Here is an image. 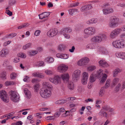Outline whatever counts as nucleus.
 Listing matches in <instances>:
<instances>
[{
  "label": "nucleus",
  "mask_w": 125,
  "mask_h": 125,
  "mask_svg": "<svg viewBox=\"0 0 125 125\" xmlns=\"http://www.w3.org/2000/svg\"><path fill=\"white\" fill-rule=\"evenodd\" d=\"M10 97L11 100L14 102L19 101L20 98L19 94L15 91H11L10 93Z\"/></svg>",
  "instance_id": "nucleus-1"
},
{
  "label": "nucleus",
  "mask_w": 125,
  "mask_h": 125,
  "mask_svg": "<svg viewBox=\"0 0 125 125\" xmlns=\"http://www.w3.org/2000/svg\"><path fill=\"white\" fill-rule=\"evenodd\" d=\"M51 93V91L50 89H44L40 90V93L42 97L47 98L50 96Z\"/></svg>",
  "instance_id": "nucleus-2"
},
{
  "label": "nucleus",
  "mask_w": 125,
  "mask_h": 125,
  "mask_svg": "<svg viewBox=\"0 0 125 125\" xmlns=\"http://www.w3.org/2000/svg\"><path fill=\"white\" fill-rule=\"evenodd\" d=\"M109 24V26L112 28L117 26L118 25L119 19L116 17H112Z\"/></svg>",
  "instance_id": "nucleus-3"
},
{
  "label": "nucleus",
  "mask_w": 125,
  "mask_h": 125,
  "mask_svg": "<svg viewBox=\"0 0 125 125\" xmlns=\"http://www.w3.org/2000/svg\"><path fill=\"white\" fill-rule=\"evenodd\" d=\"M84 32L86 35L89 36L94 34L95 32V29L94 27H89L85 29Z\"/></svg>",
  "instance_id": "nucleus-4"
},
{
  "label": "nucleus",
  "mask_w": 125,
  "mask_h": 125,
  "mask_svg": "<svg viewBox=\"0 0 125 125\" xmlns=\"http://www.w3.org/2000/svg\"><path fill=\"white\" fill-rule=\"evenodd\" d=\"M122 31L121 29L118 28L114 30L111 31L110 34V38L112 39L115 38L121 33Z\"/></svg>",
  "instance_id": "nucleus-5"
},
{
  "label": "nucleus",
  "mask_w": 125,
  "mask_h": 125,
  "mask_svg": "<svg viewBox=\"0 0 125 125\" xmlns=\"http://www.w3.org/2000/svg\"><path fill=\"white\" fill-rule=\"evenodd\" d=\"M0 96L2 100L4 102H8V96L5 91H0Z\"/></svg>",
  "instance_id": "nucleus-6"
},
{
  "label": "nucleus",
  "mask_w": 125,
  "mask_h": 125,
  "mask_svg": "<svg viewBox=\"0 0 125 125\" xmlns=\"http://www.w3.org/2000/svg\"><path fill=\"white\" fill-rule=\"evenodd\" d=\"M58 32V30L55 28L51 29L48 31L47 33V35L49 37H53L57 35Z\"/></svg>",
  "instance_id": "nucleus-7"
},
{
  "label": "nucleus",
  "mask_w": 125,
  "mask_h": 125,
  "mask_svg": "<svg viewBox=\"0 0 125 125\" xmlns=\"http://www.w3.org/2000/svg\"><path fill=\"white\" fill-rule=\"evenodd\" d=\"M89 61V59L87 57L82 58L78 62V64L79 66L84 65L87 64Z\"/></svg>",
  "instance_id": "nucleus-8"
},
{
  "label": "nucleus",
  "mask_w": 125,
  "mask_h": 125,
  "mask_svg": "<svg viewBox=\"0 0 125 125\" xmlns=\"http://www.w3.org/2000/svg\"><path fill=\"white\" fill-rule=\"evenodd\" d=\"M110 80H107L105 86V87H103L101 88L100 91V92L99 93V95L100 96H102L104 94V88L105 89H107V88L109 87L110 84Z\"/></svg>",
  "instance_id": "nucleus-9"
},
{
  "label": "nucleus",
  "mask_w": 125,
  "mask_h": 125,
  "mask_svg": "<svg viewBox=\"0 0 125 125\" xmlns=\"http://www.w3.org/2000/svg\"><path fill=\"white\" fill-rule=\"evenodd\" d=\"M60 78L59 76H57L53 78H50L49 80L52 83L55 84H57L60 82Z\"/></svg>",
  "instance_id": "nucleus-10"
},
{
  "label": "nucleus",
  "mask_w": 125,
  "mask_h": 125,
  "mask_svg": "<svg viewBox=\"0 0 125 125\" xmlns=\"http://www.w3.org/2000/svg\"><path fill=\"white\" fill-rule=\"evenodd\" d=\"M88 77V73L86 72H84L83 79L82 80V83L83 84L85 85L87 83Z\"/></svg>",
  "instance_id": "nucleus-11"
},
{
  "label": "nucleus",
  "mask_w": 125,
  "mask_h": 125,
  "mask_svg": "<svg viewBox=\"0 0 125 125\" xmlns=\"http://www.w3.org/2000/svg\"><path fill=\"white\" fill-rule=\"evenodd\" d=\"M92 42L95 43H97L101 42L98 35L93 37L91 39Z\"/></svg>",
  "instance_id": "nucleus-12"
},
{
  "label": "nucleus",
  "mask_w": 125,
  "mask_h": 125,
  "mask_svg": "<svg viewBox=\"0 0 125 125\" xmlns=\"http://www.w3.org/2000/svg\"><path fill=\"white\" fill-rule=\"evenodd\" d=\"M58 69L60 72L63 73L67 71L68 67L65 65L62 64L58 67Z\"/></svg>",
  "instance_id": "nucleus-13"
},
{
  "label": "nucleus",
  "mask_w": 125,
  "mask_h": 125,
  "mask_svg": "<svg viewBox=\"0 0 125 125\" xmlns=\"http://www.w3.org/2000/svg\"><path fill=\"white\" fill-rule=\"evenodd\" d=\"M112 45L113 46L116 48H122V45H121L120 40H116L114 41L112 43Z\"/></svg>",
  "instance_id": "nucleus-14"
},
{
  "label": "nucleus",
  "mask_w": 125,
  "mask_h": 125,
  "mask_svg": "<svg viewBox=\"0 0 125 125\" xmlns=\"http://www.w3.org/2000/svg\"><path fill=\"white\" fill-rule=\"evenodd\" d=\"M50 14V12H45L42 14H39V18L40 19H42L48 17Z\"/></svg>",
  "instance_id": "nucleus-15"
},
{
  "label": "nucleus",
  "mask_w": 125,
  "mask_h": 125,
  "mask_svg": "<svg viewBox=\"0 0 125 125\" xmlns=\"http://www.w3.org/2000/svg\"><path fill=\"white\" fill-rule=\"evenodd\" d=\"M72 31V30L68 28H66L62 29L60 31V34L63 35L64 34H66Z\"/></svg>",
  "instance_id": "nucleus-16"
},
{
  "label": "nucleus",
  "mask_w": 125,
  "mask_h": 125,
  "mask_svg": "<svg viewBox=\"0 0 125 125\" xmlns=\"http://www.w3.org/2000/svg\"><path fill=\"white\" fill-rule=\"evenodd\" d=\"M8 52V50L7 49H3L0 51V56L2 57H5Z\"/></svg>",
  "instance_id": "nucleus-17"
},
{
  "label": "nucleus",
  "mask_w": 125,
  "mask_h": 125,
  "mask_svg": "<svg viewBox=\"0 0 125 125\" xmlns=\"http://www.w3.org/2000/svg\"><path fill=\"white\" fill-rule=\"evenodd\" d=\"M92 6L91 5L89 4L86 5L82 7L80 9L81 11L82 12L86 11L92 9Z\"/></svg>",
  "instance_id": "nucleus-18"
},
{
  "label": "nucleus",
  "mask_w": 125,
  "mask_h": 125,
  "mask_svg": "<svg viewBox=\"0 0 125 125\" xmlns=\"http://www.w3.org/2000/svg\"><path fill=\"white\" fill-rule=\"evenodd\" d=\"M115 55L117 57L120 58L122 59H125V53L124 52H117Z\"/></svg>",
  "instance_id": "nucleus-19"
},
{
  "label": "nucleus",
  "mask_w": 125,
  "mask_h": 125,
  "mask_svg": "<svg viewBox=\"0 0 125 125\" xmlns=\"http://www.w3.org/2000/svg\"><path fill=\"white\" fill-rule=\"evenodd\" d=\"M81 71L80 70H75L73 75V77L75 78H78L80 75Z\"/></svg>",
  "instance_id": "nucleus-20"
},
{
  "label": "nucleus",
  "mask_w": 125,
  "mask_h": 125,
  "mask_svg": "<svg viewBox=\"0 0 125 125\" xmlns=\"http://www.w3.org/2000/svg\"><path fill=\"white\" fill-rule=\"evenodd\" d=\"M99 63L100 66L103 67H107L108 66V64L105 61L103 60H101L99 62Z\"/></svg>",
  "instance_id": "nucleus-21"
},
{
  "label": "nucleus",
  "mask_w": 125,
  "mask_h": 125,
  "mask_svg": "<svg viewBox=\"0 0 125 125\" xmlns=\"http://www.w3.org/2000/svg\"><path fill=\"white\" fill-rule=\"evenodd\" d=\"M43 85L44 87L48 88L49 89H51L52 88V85L48 82H44L43 83Z\"/></svg>",
  "instance_id": "nucleus-22"
},
{
  "label": "nucleus",
  "mask_w": 125,
  "mask_h": 125,
  "mask_svg": "<svg viewBox=\"0 0 125 125\" xmlns=\"http://www.w3.org/2000/svg\"><path fill=\"white\" fill-rule=\"evenodd\" d=\"M97 21V19L96 18H92L86 22V23L88 25L95 23Z\"/></svg>",
  "instance_id": "nucleus-23"
},
{
  "label": "nucleus",
  "mask_w": 125,
  "mask_h": 125,
  "mask_svg": "<svg viewBox=\"0 0 125 125\" xmlns=\"http://www.w3.org/2000/svg\"><path fill=\"white\" fill-rule=\"evenodd\" d=\"M95 44L94 43L89 44L86 46L87 49H93L95 48Z\"/></svg>",
  "instance_id": "nucleus-24"
},
{
  "label": "nucleus",
  "mask_w": 125,
  "mask_h": 125,
  "mask_svg": "<svg viewBox=\"0 0 125 125\" xmlns=\"http://www.w3.org/2000/svg\"><path fill=\"white\" fill-rule=\"evenodd\" d=\"M103 13L104 14H106L110 13H111L113 12V10L112 9H104L103 10Z\"/></svg>",
  "instance_id": "nucleus-25"
},
{
  "label": "nucleus",
  "mask_w": 125,
  "mask_h": 125,
  "mask_svg": "<svg viewBox=\"0 0 125 125\" xmlns=\"http://www.w3.org/2000/svg\"><path fill=\"white\" fill-rule=\"evenodd\" d=\"M99 115L101 116L106 117L107 116V113L106 112L103 110V109H102L99 113Z\"/></svg>",
  "instance_id": "nucleus-26"
},
{
  "label": "nucleus",
  "mask_w": 125,
  "mask_h": 125,
  "mask_svg": "<svg viewBox=\"0 0 125 125\" xmlns=\"http://www.w3.org/2000/svg\"><path fill=\"white\" fill-rule=\"evenodd\" d=\"M68 87L70 90H73L74 87V85L73 83L71 81L69 82L68 84Z\"/></svg>",
  "instance_id": "nucleus-27"
},
{
  "label": "nucleus",
  "mask_w": 125,
  "mask_h": 125,
  "mask_svg": "<svg viewBox=\"0 0 125 125\" xmlns=\"http://www.w3.org/2000/svg\"><path fill=\"white\" fill-rule=\"evenodd\" d=\"M103 73L102 70L101 69H100L97 72V73L95 74V76L98 78H100Z\"/></svg>",
  "instance_id": "nucleus-28"
},
{
  "label": "nucleus",
  "mask_w": 125,
  "mask_h": 125,
  "mask_svg": "<svg viewBox=\"0 0 125 125\" xmlns=\"http://www.w3.org/2000/svg\"><path fill=\"white\" fill-rule=\"evenodd\" d=\"M65 48V46L63 44L59 45L58 47V50L61 52L63 51Z\"/></svg>",
  "instance_id": "nucleus-29"
},
{
  "label": "nucleus",
  "mask_w": 125,
  "mask_h": 125,
  "mask_svg": "<svg viewBox=\"0 0 125 125\" xmlns=\"http://www.w3.org/2000/svg\"><path fill=\"white\" fill-rule=\"evenodd\" d=\"M24 92L28 98H29L30 97L31 93L28 89L27 88H25L24 89Z\"/></svg>",
  "instance_id": "nucleus-30"
},
{
  "label": "nucleus",
  "mask_w": 125,
  "mask_h": 125,
  "mask_svg": "<svg viewBox=\"0 0 125 125\" xmlns=\"http://www.w3.org/2000/svg\"><path fill=\"white\" fill-rule=\"evenodd\" d=\"M98 35L100 37L101 42H102L105 39L107 38L106 36L104 34H100Z\"/></svg>",
  "instance_id": "nucleus-31"
},
{
  "label": "nucleus",
  "mask_w": 125,
  "mask_h": 125,
  "mask_svg": "<svg viewBox=\"0 0 125 125\" xmlns=\"http://www.w3.org/2000/svg\"><path fill=\"white\" fill-rule=\"evenodd\" d=\"M69 76L68 74H63L62 76V77L63 81L68 80L69 78Z\"/></svg>",
  "instance_id": "nucleus-32"
},
{
  "label": "nucleus",
  "mask_w": 125,
  "mask_h": 125,
  "mask_svg": "<svg viewBox=\"0 0 125 125\" xmlns=\"http://www.w3.org/2000/svg\"><path fill=\"white\" fill-rule=\"evenodd\" d=\"M121 72V70L118 68L114 70L113 72L114 77H116L117 75V74Z\"/></svg>",
  "instance_id": "nucleus-33"
},
{
  "label": "nucleus",
  "mask_w": 125,
  "mask_h": 125,
  "mask_svg": "<svg viewBox=\"0 0 125 125\" xmlns=\"http://www.w3.org/2000/svg\"><path fill=\"white\" fill-rule=\"evenodd\" d=\"M32 44L31 43H28L26 44L23 45L22 47V48L23 50H25L28 48L31 47V45Z\"/></svg>",
  "instance_id": "nucleus-34"
},
{
  "label": "nucleus",
  "mask_w": 125,
  "mask_h": 125,
  "mask_svg": "<svg viewBox=\"0 0 125 125\" xmlns=\"http://www.w3.org/2000/svg\"><path fill=\"white\" fill-rule=\"evenodd\" d=\"M46 61L49 63L53 62L54 61V59L52 58L47 57L46 59Z\"/></svg>",
  "instance_id": "nucleus-35"
},
{
  "label": "nucleus",
  "mask_w": 125,
  "mask_h": 125,
  "mask_svg": "<svg viewBox=\"0 0 125 125\" xmlns=\"http://www.w3.org/2000/svg\"><path fill=\"white\" fill-rule=\"evenodd\" d=\"M66 101L65 100L62 99L58 100L55 103L58 104H62L66 103Z\"/></svg>",
  "instance_id": "nucleus-36"
},
{
  "label": "nucleus",
  "mask_w": 125,
  "mask_h": 125,
  "mask_svg": "<svg viewBox=\"0 0 125 125\" xmlns=\"http://www.w3.org/2000/svg\"><path fill=\"white\" fill-rule=\"evenodd\" d=\"M107 75L105 73H104L103 75V77L100 81V82L103 83L105 82L107 78Z\"/></svg>",
  "instance_id": "nucleus-37"
},
{
  "label": "nucleus",
  "mask_w": 125,
  "mask_h": 125,
  "mask_svg": "<svg viewBox=\"0 0 125 125\" xmlns=\"http://www.w3.org/2000/svg\"><path fill=\"white\" fill-rule=\"evenodd\" d=\"M29 25V24L28 23H25L23 24V25L19 26L18 28L19 29H20L23 28H26Z\"/></svg>",
  "instance_id": "nucleus-38"
},
{
  "label": "nucleus",
  "mask_w": 125,
  "mask_h": 125,
  "mask_svg": "<svg viewBox=\"0 0 125 125\" xmlns=\"http://www.w3.org/2000/svg\"><path fill=\"white\" fill-rule=\"evenodd\" d=\"M90 82L91 83H92L95 80V78L94 77V76L93 74H92L90 76Z\"/></svg>",
  "instance_id": "nucleus-39"
},
{
  "label": "nucleus",
  "mask_w": 125,
  "mask_h": 125,
  "mask_svg": "<svg viewBox=\"0 0 125 125\" xmlns=\"http://www.w3.org/2000/svg\"><path fill=\"white\" fill-rule=\"evenodd\" d=\"M78 10L76 9H72L70 10L69 11V13L72 15L75 13V12H77L78 11Z\"/></svg>",
  "instance_id": "nucleus-40"
},
{
  "label": "nucleus",
  "mask_w": 125,
  "mask_h": 125,
  "mask_svg": "<svg viewBox=\"0 0 125 125\" xmlns=\"http://www.w3.org/2000/svg\"><path fill=\"white\" fill-rule=\"evenodd\" d=\"M120 42L121 48H123L125 47V40L122 39L121 40H120Z\"/></svg>",
  "instance_id": "nucleus-41"
},
{
  "label": "nucleus",
  "mask_w": 125,
  "mask_h": 125,
  "mask_svg": "<svg viewBox=\"0 0 125 125\" xmlns=\"http://www.w3.org/2000/svg\"><path fill=\"white\" fill-rule=\"evenodd\" d=\"M29 53L30 55L33 56L37 54L38 53V51H32L29 52Z\"/></svg>",
  "instance_id": "nucleus-42"
},
{
  "label": "nucleus",
  "mask_w": 125,
  "mask_h": 125,
  "mask_svg": "<svg viewBox=\"0 0 125 125\" xmlns=\"http://www.w3.org/2000/svg\"><path fill=\"white\" fill-rule=\"evenodd\" d=\"M37 66H44V62L43 61H40L39 63L36 64Z\"/></svg>",
  "instance_id": "nucleus-43"
},
{
  "label": "nucleus",
  "mask_w": 125,
  "mask_h": 125,
  "mask_svg": "<svg viewBox=\"0 0 125 125\" xmlns=\"http://www.w3.org/2000/svg\"><path fill=\"white\" fill-rule=\"evenodd\" d=\"M95 68V66H91L88 67V70L89 71H92L94 70Z\"/></svg>",
  "instance_id": "nucleus-44"
},
{
  "label": "nucleus",
  "mask_w": 125,
  "mask_h": 125,
  "mask_svg": "<svg viewBox=\"0 0 125 125\" xmlns=\"http://www.w3.org/2000/svg\"><path fill=\"white\" fill-rule=\"evenodd\" d=\"M16 2L15 0H9V4L10 5H12L14 4Z\"/></svg>",
  "instance_id": "nucleus-45"
},
{
  "label": "nucleus",
  "mask_w": 125,
  "mask_h": 125,
  "mask_svg": "<svg viewBox=\"0 0 125 125\" xmlns=\"http://www.w3.org/2000/svg\"><path fill=\"white\" fill-rule=\"evenodd\" d=\"M61 57V58L66 59H67L68 58V55L66 54H62Z\"/></svg>",
  "instance_id": "nucleus-46"
},
{
  "label": "nucleus",
  "mask_w": 125,
  "mask_h": 125,
  "mask_svg": "<svg viewBox=\"0 0 125 125\" xmlns=\"http://www.w3.org/2000/svg\"><path fill=\"white\" fill-rule=\"evenodd\" d=\"M16 74L14 73H13L10 75V77L11 79H15L16 77Z\"/></svg>",
  "instance_id": "nucleus-47"
},
{
  "label": "nucleus",
  "mask_w": 125,
  "mask_h": 125,
  "mask_svg": "<svg viewBox=\"0 0 125 125\" xmlns=\"http://www.w3.org/2000/svg\"><path fill=\"white\" fill-rule=\"evenodd\" d=\"M45 72L46 74L49 75H51L53 73L52 71L50 70H46L45 71Z\"/></svg>",
  "instance_id": "nucleus-48"
},
{
  "label": "nucleus",
  "mask_w": 125,
  "mask_h": 125,
  "mask_svg": "<svg viewBox=\"0 0 125 125\" xmlns=\"http://www.w3.org/2000/svg\"><path fill=\"white\" fill-rule=\"evenodd\" d=\"M0 77L3 79H6L5 73L4 72H2L1 74Z\"/></svg>",
  "instance_id": "nucleus-49"
},
{
  "label": "nucleus",
  "mask_w": 125,
  "mask_h": 125,
  "mask_svg": "<svg viewBox=\"0 0 125 125\" xmlns=\"http://www.w3.org/2000/svg\"><path fill=\"white\" fill-rule=\"evenodd\" d=\"M78 2H75L71 4L70 5L71 7H75L79 5Z\"/></svg>",
  "instance_id": "nucleus-50"
},
{
  "label": "nucleus",
  "mask_w": 125,
  "mask_h": 125,
  "mask_svg": "<svg viewBox=\"0 0 125 125\" xmlns=\"http://www.w3.org/2000/svg\"><path fill=\"white\" fill-rule=\"evenodd\" d=\"M109 108H110V107L107 105H105L103 107L102 109L103 110H104L107 111H108Z\"/></svg>",
  "instance_id": "nucleus-51"
},
{
  "label": "nucleus",
  "mask_w": 125,
  "mask_h": 125,
  "mask_svg": "<svg viewBox=\"0 0 125 125\" xmlns=\"http://www.w3.org/2000/svg\"><path fill=\"white\" fill-rule=\"evenodd\" d=\"M119 80V79L118 78H115L114 79L113 82V85H115L118 82Z\"/></svg>",
  "instance_id": "nucleus-52"
},
{
  "label": "nucleus",
  "mask_w": 125,
  "mask_h": 125,
  "mask_svg": "<svg viewBox=\"0 0 125 125\" xmlns=\"http://www.w3.org/2000/svg\"><path fill=\"white\" fill-rule=\"evenodd\" d=\"M39 87V85L38 84H36L34 85V88L35 91H37L38 90Z\"/></svg>",
  "instance_id": "nucleus-53"
},
{
  "label": "nucleus",
  "mask_w": 125,
  "mask_h": 125,
  "mask_svg": "<svg viewBox=\"0 0 125 125\" xmlns=\"http://www.w3.org/2000/svg\"><path fill=\"white\" fill-rule=\"evenodd\" d=\"M101 51L103 53H106L107 52L106 49L104 48H102L101 49Z\"/></svg>",
  "instance_id": "nucleus-54"
},
{
  "label": "nucleus",
  "mask_w": 125,
  "mask_h": 125,
  "mask_svg": "<svg viewBox=\"0 0 125 125\" xmlns=\"http://www.w3.org/2000/svg\"><path fill=\"white\" fill-rule=\"evenodd\" d=\"M18 56L23 58H25L26 57L25 54L24 53H21L20 54H19V55H18Z\"/></svg>",
  "instance_id": "nucleus-55"
},
{
  "label": "nucleus",
  "mask_w": 125,
  "mask_h": 125,
  "mask_svg": "<svg viewBox=\"0 0 125 125\" xmlns=\"http://www.w3.org/2000/svg\"><path fill=\"white\" fill-rule=\"evenodd\" d=\"M6 13L9 16H11L12 15V12L10 11L9 10H7Z\"/></svg>",
  "instance_id": "nucleus-56"
},
{
  "label": "nucleus",
  "mask_w": 125,
  "mask_h": 125,
  "mask_svg": "<svg viewBox=\"0 0 125 125\" xmlns=\"http://www.w3.org/2000/svg\"><path fill=\"white\" fill-rule=\"evenodd\" d=\"M60 114V112H57L54 114V116L56 117H58Z\"/></svg>",
  "instance_id": "nucleus-57"
},
{
  "label": "nucleus",
  "mask_w": 125,
  "mask_h": 125,
  "mask_svg": "<svg viewBox=\"0 0 125 125\" xmlns=\"http://www.w3.org/2000/svg\"><path fill=\"white\" fill-rule=\"evenodd\" d=\"M40 32L41 31L40 30H37L35 32L34 34L36 36H38L39 35Z\"/></svg>",
  "instance_id": "nucleus-58"
},
{
  "label": "nucleus",
  "mask_w": 125,
  "mask_h": 125,
  "mask_svg": "<svg viewBox=\"0 0 125 125\" xmlns=\"http://www.w3.org/2000/svg\"><path fill=\"white\" fill-rule=\"evenodd\" d=\"M19 58L18 57L15 58L14 60V62H18L19 61Z\"/></svg>",
  "instance_id": "nucleus-59"
},
{
  "label": "nucleus",
  "mask_w": 125,
  "mask_h": 125,
  "mask_svg": "<svg viewBox=\"0 0 125 125\" xmlns=\"http://www.w3.org/2000/svg\"><path fill=\"white\" fill-rule=\"evenodd\" d=\"M14 112L11 113L9 114V115H8L7 116V118L8 119H10V117L12 116L13 114H14Z\"/></svg>",
  "instance_id": "nucleus-60"
},
{
  "label": "nucleus",
  "mask_w": 125,
  "mask_h": 125,
  "mask_svg": "<svg viewBox=\"0 0 125 125\" xmlns=\"http://www.w3.org/2000/svg\"><path fill=\"white\" fill-rule=\"evenodd\" d=\"M120 86L121 84H118V85H117L115 88V91L117 92L119 90L120 87Z\"/></svg>",
  "instance_id": "nucleus-61"
},
{
  "label": "nucleus",
  "mask_w": 125,
  "mask_h": 125,
  "mask_svg": "<svg viewBox=\"0 0 125 125\" xmlns=\"http://www.w3.org/2000/svg\"><path fill=\"white\" fill-rule=\"evenodd\" d=\"M75 97H70L67 98V100L68 101L70 100L73 101L75 99Z\"/></svg>",
  "instance_id": "nucleus-62"
},
{
  "label": "nucleus",
  "mask_w": 125,
  "mask_h": 125,
  "mask_svg": "<svg viewBox=\"0 0 125 125\" xmlns=\"http://www.w3.org/2000/svg\"><path fill=\"white\" fill-rule=\"evenodd\" d=\"M63 35L64 36V37L66 39H69V38H70V36L68 34H64Z\"/></svg>",
  "instance_id": "nucleus-63"
},
{
  "label": "nucleus",
  "mask_w": 125,
  "mask_h": 125,
  "mask_svg": "<svg viewBox=\"0 0 125 125\" xmlns=\"http://www.w3.org/2000/svg\"><path fill=\"white\" fill-rule=\"evenodd\" d=\"M48 6L49 8H50L53 7V5L51 2H49L48 3Z\"/></svg>",
  "instance_id": "nucleus-64"
}]
</instances>
